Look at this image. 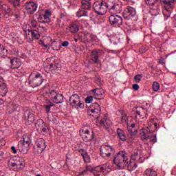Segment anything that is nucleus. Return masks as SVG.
I'll return each instance as SVG.
<instances>
[{"label":"nucleus","instance_id":"423d86ee","mask_svg":"<svg viewBox=\"0 0 176 176\" xmlns=\"http://www.w3.org/2000/svg\"><path fill=\"white\" fill-rule=\"evenodd\" d=\"M91 109L87 110V114L91 118H94V119H98V116L101 112V107L98 103L95 102L91 104Z\"/></svg>","mask_w":176,"mask_h":176},{"label":"nucleus","instance_id":"a211bd4d","mask_svg":"<svg viewBox=\"0 0 176 176\" xmlns=\"http://www.w3.org/2000/svg\"><path fill=\"white\" fill-rule=\"evenodd\" d=\"M113 148L111 146L102 145L100 146V155L102 157H109L111 152H113Z\"/></svg>","mask_w":176,"mask_h":176},{"label":"nucleus","instance_id":"5701e85b","mask_svg":"<svg viewBox=\"0 0 176 176\" xmlns=\"http://www.w3.org/2000/svg\"><path fill=\"white\" fill-rule=\"evenodd\" d=\"M109 13L112 14H117V13H120L122 12V6L114 3L113 6L109 9Z\"/></svg>","mask_w":176,"mask_h":176},{"label":"nucleus","instance_id":"79ce46f5","mask_svg":"<svg viewBox=\"0 0 176 176\" xmlns=\"http://www.w3.org/2000/svg\"><path fill=\"white\" fill-rule=\"evenodd\" d=\"M76 16L79 18V17H83V16H86L87 17L88 16V13L87 11L85 10H79L76 12Z\"/></svg>","mask_w":176,"mask_h":176},{"label":"nucleus","instance_id":"c85d7f7f","mask_svg":"<svg viewBox=\"0 0 176 176\" xmlns=\"http://www.w3.org/2000/svg\"><path fill=\"white\" fill-rule=\"evenodd\" d=\"M109 170V165L108 164H104L95 167V171L98 173H105Z\"/></svg>","mask_w":176,"mask_h":176},{"label":"nucleus","instance_id":"13d9d810","mask_svg":"<svg viewBox=\"0 0 176 176\" xmlns=\"http://www.w3.org/2000/svg\"><path fill=\"white\" fill-rule=\"evenodd\" d=\"M133 90L137 91L140 89V85H138V84H133Z\"/></svg>","mask_w":176,"mask_h":176},{"label":"nucleus","instance_id":"2eb2a0df","mask_svg":"<svg viewBox=\"0 0 176 176\" xmlns=\"http://www.w3.org/2000/svg\"><path fill=\"white\" fill-rule=\"evenodd\" d=\"M25 9L28 14H34L38 10V3L34 1H28L25 3Z\"/></svg>","mask_w":176,"mask_h":176},{"label":"nucleus","instance_id":"4c0bfd02","mask_svg":"<svg viewBox=\"0 0 176 176\" xmlns=\"http://www.w3.org/2000/svg\"><path fill=\"white\" fill-rule=\"evenodd\" d=\"M52 47L53 50L58 52L61 49V44L58 41H53L52 43Z\"/></svg>","mask_w":176,"mask_h":176},{"label":"nucleus","instance_id":"052dcab7","mask_svg":"<svg viewBox=\"0 0 176 176\" xmlns=\"http://www.w3.org/2000/svg\"><path fill=\"white\" fill-rule=\"evenodd\" d=\"M68 45H69V43L67 41H64L63 43H62V46L63 47H67V46H68Z\"/></svg>","mask_w":176,"mask_h":176},{"label":"nucleus","instance_id":"09e8293b","mask_svg":"<svg viewBox=\"0 0 176 176\" xmlns=\"http://www.w3.org/2000/svg\"><path fill=\"white\" fill-rule=\"evenodd\" d=\"M82 158L84 160V163H90V162H91V158H90V155L88 153L83 156Z\"/></svg>","mask_w":176,"mask_h":176},{"label":"nucleus","instance_id":"49530a36","mask_svg":"<svg viewBox=\"0 0 176 176\" xmlns=\"http://www.w3.org/2000/svg\"><path fill=\"white\" fill-rule=\"evenodd\" d=\"M160 89V85L157 82H153V90L154 91H158Z\"/></svg>","mask_w":176,"mask_h":176},{"label":"nucleus","instance_id":"1a4fd4ad","mask_svg":"<svg viewBox=\"0 0 176 176\" xmlns=\"http://www.w3.org/2000/svg\"><path fill=\"white\" fill-rule=\"evenodd\" d=\"M69 101L72 107H75V108H84L85 105L83 102L80 101V97L78 94H73L69 97Z\"/></svg>","mask_w":176,"mask_h":176},{"label":"nucleus","instance_id":"603ef678","mask_svg":"<svg viewBox=\"0 0 176 176\" xmlns=\"http://www.w3.org/2000/svg\"><path fill=\"white\" fill-rule=\"evenodd\" d=\"M150 13L151 16H157V14H159V11L156 9L151 8Z\"/></svg>","mask_w":176,"mask_h":176},{"label":"nucleus","instance_id":"a19ab883","mask_svg":"<svg viewBox=\"0 0 176 176\" xmlns=\"http://www.w3.org/2000/svg\"><path fill=\"white\" fill-rule=\"evenodd\" d=\"M145 174L146 176H157V173L155 170L151 168L146 169L145 170Z\"/></svg>","mask_w":176,"mask_h":176},{"label":"nucleus","instance_id":"39448f33","mask_svg":"<svg viewBox=\"0 0 176 176\" xmlns=\"http://www.w3.org/2000/svg\"><path fill=\"white\" fill-rule=\"evenodd\" d=\"M48 96L55 104H63L64 102V96L58 93V91L51 90L49 91Z\"/></svg>","mask_w":176,"mask_h":176},{"label":"nucleus","instance_id":"b1692460","mask_svg":"<svg viewBox=\"0 0 176 176\" xmlns=\"http://www.w3.org/2000/svg\"><path fill=\"white\" fill-rule=\"evenodd\" d=\"M100 50H94L91 52V60L94 64H97L100 60H98L100 57Z\"/></svg>","mask_w":176,"mask_h":176},{"label":"nucleus","instance_id":"e2e57ef3","mask_svg":"<svg viewBox=\"0 0 176 176\" xmlns=\"http://www.w3.org/2000/svg\"><path fill=\"white\" fill-rule=\"evenodd\" d=\"M27 31L28 32L26 34L27 36H31V32H32L33 30L31 29H28Z\"/></svg>","mask_w":176,"mask_h":176},{"label":"nucleus","instance_id":"c756f323","mask_svg":"<svg viewBox=\"0 0 176 176\" xmlns=\"http://www.w3.org/2000/svg\"><path fill=\"white\" fill-rule=\"evenodd\" d=\"M100 126L104 127V129H108V127H111V125L112 124V122H111L107 116H104V117L100 120Z\"/></svg>","mask_w":176,"mask_h":176},{"label":"nucleus","instance_id":"680f3d73","mask_svg":"<svg viewBox=\"0 0 176 176\" xmlns=\"http://www.w3.org/2000/svg\"><path fill=\"white\" fill-rule=\"evenodd\" d=\"M126 120H127V116L124 115V116H122V122H126Z\"/></svg>","mask_w":176,"mask_h":176},{"label":"nucleus","instance_id":"c9c22d12","mask_svg":"<svg viewBox=\"0 0 176 176\" xmlns=\"http://www.w3.org/2000/svg\"><path fill=\"white\" fill-rule=\"evenodd\" d=\"M20 1L21 0H8L10 3L12 5L14 9H17V10H20Z\"/></svg>","mask_w":176,"mask_h":176},{"label":"nucleus","instance_id":"9d476101","mask_svg":"<svg viewBox=\"0 0 176 176\" xmlns=\"http://www.w3.org/2000/svg\"><path fill=\"white\" fill-rule=\"evenodd\" d=\"M80 135L85 142H90L94 138V133L89 129H81Z\"/></svg>","mask_w":176,"mask_h":176},{"label":"nucleus","instance_id":"c03bdc74","mask_svg":"<svg viewBox=\"0 0 176 176\" xmlns=\"http://www.w3.org/2000/svg\"><path fill=\"white\" fill-rule=\"evenodd\" d=\"M23 144H27V145H31V139L27 135L23 136V140L22 141Z\"/></svg>","mask_w":176,"mask_h":176},{"label":"nucleus","instance_id":"37998d69","mask_svg":"<svg viewBox=\"0 0 176 176\" xmlns=\"http://www.w3.org/2000/svg\"><path fill=\"white\" fill-rule=\"evenodd\" d=\"M17 108H19V105H17L15 103L11 104L10 106L9 107L10 113H12V112H14L15 111H17Z\"/></svg>","mask_w":176,"mask_h":176},{"label":"nucleus","instance_id":"bb28decb","mask_svg":"<svg viewBox=\"0 0 176 176\" xmlns=\"http://www.w3.org/2000/svg\"><path fill=\"white\" fill-rule=\"evenodd\" d=\"M21 67V60L18 58H14L11 60V68L12 69H19Z\"/></svg>","mask_w":176,"mask_h":176},{"label":"nucleus","instance_id":"69168bd1","mask_svg":"<svg viewBox=\"0 0 176 176\" xmlns=\"http://www.w3.org/2000/svg\"><path fill=\"white\" fill-rule=\"evenodd\" d=\"M11 150L14 152V153H17V150H16V147H14V146L11 147Z\"/></svg>","mask_w":176,"mask_h":176},{"label":"nucleus","instance_id":"a18cd8bd","mask_svg":"<svg viewBox=\"0 0 176 176\" xmlns=\"http://www.w3.org/2000/svg\"><path fill=\"white\" fill-rule=\"evenodd\" d=\"M159 0H144L146 4L148 6H153Z\"/></svg>","mask_w":176,"mask_h":176},{"label":"nucleus","instance_id":"72a5a7b5","mask_svg":"<svg viewBox=\"0 0 176 176\" xmlns=\"http://www.w3.org/2000/svg\"><path fill=\"white\" fill-rule=\"evenodd\" d=\"M81 8L82 9H84V10H89V9L91 8V3L88 1L83 0L82 1Z\"/></svg>","mask_w":176,"mask_h":176},{"label":"nucleus","instance_id":"774afa93","mask_svg":"<svg viewBox=\"0 0 176 176\" xmlns=\"http://www.w3.org/2000/svg\"><path fill=\"white\" fill-rule=\"evenodd\" d=\"M5 102V101H3V99H2V98H0V105L3 104Z\"/></svg>","mask_w":176,"mask_h":176},{"label":"nucleus","instance_id":"9b49d317","mask_svg":"<svg viewBox=\"0 0 176 176\" xmlns=\"http://www.w3.org/2000/svg\"><path fill=\"white\" fill-rule=\"evenodd\" d=\"M46 142L43 138L37 139L34 146V152L37 155H41L46 149Z\"/></svg>","mask_w":176,"mask_h":176},{"label":"nucleus","instance_id":"473e14b6","mask_svg":"<svg viewBox=\"0 0 176 176\" xmlns=\"http://www.w3.org/2000/svg\"><path fill=\"white\" fill-rule=\"evenodd\" d=\"M34 39H39L41 38V34H39V32L36 30H33L32 32H31V38H30V42H32Z\"/></svg>","mask_w":176,"mask_h":176},{"label":"nucleus","instance_id":"6e6552de","mask_svg":"<svg viewBox=\"0 0 176 176\" xmlns=\"http://www.w3.org/2000/svg\"><path fill=\"white\" fill-rule=\"evenodd\" d=\"M176 0H164L163 3L164 5L165 9L163 11L164 16L166 17H170L171 14V10L170 9H173L175 6Z\"/></svg>","mask_w":176,"mask_h":176},{"label":"nucleus","instance_id":"7c9ffc66","mask_svg":"<svg viewBox=\"0 0 176 176\" xmlns=\"http://www.w3.org/2000/svg\"><path fill=\"white\" fill-rule=\"evenodd\" d=\"M8 94V86L3 81L0 80V96L3 97Z\"/></svg>","mask_w":176,"mask_h":176},{"label":"nucleus","instance_id":"f3484780","mask_svg":"<svg viewBox=\"0 0 176 176\" xmlns=\"http://www.w3.org/2000/svg\"><path fill=\"white\" fill-rule=\"evenodd\" d=\"M148 111L142 107L138 108L135 111V118L138 120H146L148 119Z\"/></svg>","mask_w":176,"mask_h":176},{"label":"nucleus","instance_id":"a878e982","mask_svg":"<svg viewBox=\"0 0 176 176\" xmlns=\"http://www.w3.org/2000/svg\"><path fill=\"white\" fill-rule=\"evenodd\" d=\"M131 160H133L135 163H144L145 159L141 156V155L138 154V151L134 153L131 155Z\"/></svg>","mask_w":176,"mask_h":176},{"label":"nucleus","instance_id":"8fccbe9b","mask_svg":"<svg viewBox=\"0 0 176 176\" xmlns=\"http://www.w3.org/2000/svg\"><path fill=\"white\" fill-rule=\"evenodd\" d=\"M141 79H142V75L138 74V75L135 76L133 80L136 83H139V82H141Z\"/></svg>","mask_w":176,"mask_h":176},{"label":"nucleus","instance_id":"ea45409f","mask_svg":"<svg viewBox=\"0 0 176 176\" xmlns=\"http://www.w3.org/2000/svg\"><path fill=\"white\" fill-rule=\"evenodd\" d=\"M126 166H128V169L129 171H133V170H135L138 167L136 162H133L131 161H130L129 163L128 161V164Z\"/></svg>","mask_w":176,"mask_h":176},{"label":"nucleus","instance_id":"cd10ccee","mask_svg":"<svg viewBox=\"0 0 176 176\" xmlns=\"http://www.w3.org/2000/svg\"><path fill=\"white\" fill-rule=\"evenodd\" d=\"M116 133L118 138H119L121 141H127V136L126 135V133H124V131H123V129L118 128Z\"/></svg>","mask_w":176,"mask_h":176},{"label":"nucleus","instance_id":"ddd939ff","mask_svg":"<svg viewBox=\"0 0 176 176\" xmlns=\"http://www.w3.org/2000/svg\"><path fill=\"white\" fill-rule=\"evenodd\" d=\"M153 131L151 130V127L148 126L147 130L145 131H142L140 133L142 140H150V142L155 144L157 140L156 139V135H151Z\"/></svg>","mask_w":176,"mask_h":176},{"label":"nucleus","instance_id":"864d4df0","mask_svg":"<svg viewBox=\"0 0 176 176\" xmlns=\"http://www.w3.org/2000/svg\"><path fill=\"white\" fill-rule=\"evenodd\" d=\"M79 153H80V155L83 157L86 156L87 154V151H86V150L83 149V148H80L78 150Z\"/></svg>","mask_w":176,"mask_h":176},{"label":"nucleus","instance_id":"338daca9","mask_svg":"<svg viewBox=\"0 0 176 176\" xmlns=\"http://www.w3.org/2000/svg\"><path fill=\"white\" fill-rule=\"evenodd\" d=\"M94 176H102V175H101V174H100V172H94Z\"/></svg>","mask_w":176,"mask_h":176},{"label":"nucleus","instance_id":"58836bf2","mask_svg":"<svg viewBox=\"0 0 176 176\" xmlns=\"http://www.w3.org/2000/svg\"><path fill=\"white\" fill-rule=\"evenodd\" d=\"M56 27L58 28H63V27H65V23L63 17L61 16L60 19H57Z\"/></svg>","mask_w":176,"mask_h":176},{"label":"nucleus","instance_id":"4be33fe9","mask_svg":"<svg viewBox=\"0 0 176 176\" xmlns=\"http://www.w3.org/2000/svg\"><path fill=\"white\" fill-rule=\"evenodd\" d=\"M18 149L21 153L26 155L30 151V145L23 143V141H20L18 144Z\"/></svg>","mask_w":176,"mask_h":176},{"label":"nucleus","instance_id":"412c9836","mask_svg":"<svg viewBox=\"0 0 176 176\" xmlns=\"http://www.w3.org/2000/svg\"><path fill=\"white\" fill-rule=\"evenodd\" d=\"M91 94L96 100H102L104 98V91L100 89H95L91 90Z\"/></svg>","mask_w":176,"mask_h":176},{"label":"nucleus","instance_id":"6e6d98bb","mask_svg":"<svg viewBox=\"0 0 176 176\" xmlns=\"http://www.w3.org/2000/svg\"><path fill=\"white\" fill-rule=\"evenodd\" d=\"M38 23V22L36 21V20L33 19L30 22V25L33 28H35V27H36V24Z\"/></svg>","mask_w":176,"mask_h":176},{"label":"nucleus","instance_id":"dca6fc26","mask_svg":"<svg viewBox=\"0 0 176 176\" xmlns=\"http://www.w3.org/2000/svg\"><path fill=\"white\" fill-rule=\"evenodd\" d=\"M36 127L37 129V131L41 133V134L45 135L47 133L48 127L45 123V121L42 119H38L37 122L36 123Z\"/></svg>","mask_w":176,"mask_h":176},{"label":"nucleus","instance_id":"6ab92c4d","mask_svg":"<svg viewBox=\"0 0 176 176\" xmlns=\"http://www.w3.org/2000/svg\"><path fill=\"white\" fill-rule=\"evenodd\" d=\"M24 111V118L28 120L29 124H32L33 122H35V116H34V112L32 110L25 109Z\"/></svg>","mask_w":176,"mask_h":176},{"label":"nucleus","instance_id":"f03ea898","mask_svg":"<svg viewBox=\"0 0 176 176\" xmlns=\"http://www.w3.org/2000/svg\"><path fill=\"white\" fill-rule=\"evenodd\" d=\"M8 167L13 171H21L25 167L24 158L21 157H14L8 160Z\"/></svg>","mask_w":176,"mask_h":176},{"label":"nucleus","instance_id":"f8f14e48","mask_svg":"<svg viewBox=\"0 0 176 176\" xmlns=\"http://www.w3.org/2000/svg\"><path fill=\"white\" fill-rule=\"evenodd\" d=\"M109 23L113 27H120L123 24V19L122 16L113 14L109 16Z\"/></svg>","mask_w":176,"mask_h":176},{"label":"nucleus","instance_id":"20e7f679","mask_svg":"<svg viewBox=\"0 0 176 176\" xmlns=\"http://www.w3.org/2000/svg\"><path fill=\"white\" fill-rule=\"evenodd\" d=\"M93 9L99 16H104L108 12V3L102 0L95 1Z\"/></svg>","mask_w":176,"mask_h":176},{"label":"nucleus","instance_id":"e433bc0d","mask_svg":"<svg viewBox=\"0 0 176 176\" xmlns=\"http://www.w3.org/2000/svg\"><path fill=\"white\" fill-rule=\"evenodd\" d=\"M87 171H96V168H93L91 165H87L83 171L79 173V175H83V174H87Z\"/></svg>","mask_w":176,"mask_h":176},{"label":"nucleus","instance_id":"aec40b11","mask_svg":"<svg viewBox=\"0 0 176 176\" xmlns=\"http://www.w3.org/2000/svg\"><path fill=\"white\" fill-rule=\"evenodd\" d=\"M69 32L71 34H76L79 31V22L78 21H74L72 22L67 28Z\"/></svg>","mask_w":176,"mask_h":176},{"label":"nucleus","instance_id":"f704fd0d","mask_svg":"<svg viewBox=\"0 0 176 176\" xmlns=\"http://www.w3.org/2000/svg\"><path fill=\"white\" fill-rule=\"evenodd\" d=\"M8 56V50L3 45L0 44V57H6Z\"/></svg>","mask_w":176,"mask_h":176},{"label":"nucleus","instance_id":"5fc2aeb1","mask_svg":"<svg viewBox=\"0 0 176 176\" xmlns=\"http://www.w3.org/2000/svg\"><path fill=\"white\" fill-rule=\"evenodd\" d=\"M93 96H88L85 98V102L86 104H90V102H91V101H93Z\"/></svg>","mask_w":176,"mask_h":176},{"label":"nucleus","instance_id":"3c124183","mask_svg":"<svg viewBox=\"0 0 176 176\" xmlns=\"http://www.w3.org/2000/svg\"><path fill=\"white\" fill-rule=\"evenodd\" d=\"M38 44L41 45V46H43L44 47H46V49H49V47H50V44L47 43L45 44V41L40 40L38 41Z\"/></svg>","mask_w":176,"mask_h":176},{"label":"nucleus","instance_id":"4468645a","mask_svg":"<svg viewBox=\"0 0 176 176\" xmlns=\"http://www.w3.org/2000/svg\"><path fill=\"white\" fill-rule=\"evenodd\" d=\"M136 14L137 12L133 7H128L125 8L122 13L123 18L125 20H130L131 19H133V17H135Z\"/></svg>","mask_w":176,"mask_h":176},{"label":"nucleus","instance_id":"7ed1b4c3","mask_svg":"<svg viewBox=\"0 0 176 176\" xmlns=\"http://www.w3.org/2000/svg\"><path fill=\"white\" fill-rule=\"evenodd\" d=\"M43 76L38 72H33L29 76V85L31 87H39L43 83Z\"/></svg>","mask_w":176,"mask_h":176},{"label":"nucleus","instance_id":"0e129e2a","mask_svg":"<svg viewBox=\"0 0 176 176\" xmlns=\"http://www.w3.org/2000/svg\"><path fill=\"white\" fill-rule=\"evenodd\" d=\"M127 130L129 131V133H130L131 134H134V133H133V129H131V128L130 126H127Z\"/></svg>","mask_w":176,"mask_h":176},{"label":"nucleus","instance_id":"2f4dec72","mask_svg":"<svg viewBox=\"0 0 176 176\" xmlns=\"http://www.w3.org/2000/svg\"><path fill=\"white\" fill-rule=\"evenodd\" d=\"M52 107H54V104H53L50 100H45V104L44 105V108L47 113L50 112V108H52Z\"/></svg>","mask_w":176,"mask_h":176},{"label":"nucleus","instance_id":"393cba45","mask_svg":"<svg viewBox=\"0 0 176 176\" xmlns=\"http://www.w3.org/2000/svg\"><path fill=\"white\" fill-rule=\"evenodd\" d=\"M60 68V64L56 63V62H54L52 63H50L47 67H46V69H48V72H52V74H54L55 72H57L58 71V69Z\"/></svg>","mask_w":176,"mask_h":176},{"label":"nucleus","instance_id":"0eeeda50","mask_svg":"<svg viewBox=\"0 0 176 176\" xmlns=\"http://www.w3.org/2000/svg\"><path fill=\"white\" fill-rule=\"evenodd\" d=\"M35 16L37 17L38 23L46 24L50 23V16H52V12L49 10H45V14H41V12H38L34 15V17H35Z\"/></svg>","mask_w":176,"mask_h":176},{"label":"nucleus","instance_id":"de8ad7c7","mask_svg":"<svg viewBox=\"0 0 176 176\" xmlns=\"http://www.w3.org/2000/svg\"><path fill=\"white\" fill-rule=\"evenodd\" d=\"M48 119H49L50 122H52V123H57V116H54V115L48 116Z\"/></svg>","mask_w":176,"mask_h":176},{"label":"nucleus","instance_id":"f257e3e1","mask_svg":"<svg viewBox=\"0 0 176 176\" xmlns=\"http://www.w3.org/2000/svg\"><path fill=\"white\" fill-rule=\"evenodd\" d=\"M113 163L116 164L120 170H123L129 164V155L124 151L118 152L113 160Z\"/></svg>","mask_w":176,"mask_h":176},{"label":"nucleus","instance_id":"4d7b16f0","mask_svg":"<svg viewBox=\"0 0 176 176\" xmlns=\"http://www.w3.org/2000/svg\"><path fill=\"white\" fill-rule=\"evenodd\" d=\"M158 63H159V64H161L162 65H164V64H166V63L164 62V57H161L159 59Z\"/></svg>","mask_w":176,"mask_h":176},{"label":"nucleus","instance_id":"bf43d9fd","mask_svg":"<svg viewBox=\"0 0 176 176\" xmlns=\"http://www.w3.org/2000/svg\"><path fill=\"white\" fill-rule=\"evenodd\" d=\"M5 9H6L5 14H9L11 10L10 8L8 6H7Z\"/></svg>","mask_w":176,"mask_h":176}]
</instances>
